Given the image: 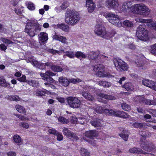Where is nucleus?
Returning a JSON list of instances; mask_svg holds the SVG:
<instances>
[{
	"instance_id": "nucleus-13",
	"label": "nucleus",
	"mask_w": 156,
	"mask_h": 156,
	"mask_svg": "<svg viewBox=\"0 0 156 156\" xmlns=\"http://www.w3.org/2000/svg\"><path fill=\"white\" fill-rule=\"evenodd\" d=\"M87 91L83 90L82 92L83 96L86 99L89 101H93L94 98L93 96L88 93V91L93 92L95 90L94 87L93 86H87L86 87Z\"/></svg>"
},
{
	"instance_id": "nucleus-62",
	"label": "nucleus",
	"mask_w": 156,
	"mask_h": 156,
	"mask_svg": "<svg viewBox=\"0 0 156 156\" xmlns=\"http://www.w3.org/2000/svg\"><path fill=\"white\" fill-rule=\"evenodd\" d=\"M125 47L132 50L136 48L135 46L133 43L125 45Z\"/></svg>"
},
{
	"instance_id": "nucleus-43",
	"label": "nucleus",
	"mask_w": 156,
	"mask_h": 156,
	"mask_svg": "<svg viewBox=\"0 0 156 156\" xmlns=\"http://www.w3.org/2000/svg\"><path fill=\"white\" fill-rule=\"evenodd\" d=\"M154 99L152 100H150L146 99L145 98H144V102L143 103H144L145 105H155L156 103L155 102H154Z\"/></svg>"
},
{
	"instance_id": "nucleus-9",
	"label": "nucleus",
	"mask_w": 156,
	"mask_h": 156,
	"mask_svg": "<svg viewBox=\"0 0 156 156\" xmlns=\"http://www.w3.org/2000/svg\"><path fill=\"white\" fill-rule=\"evenodd\" d=\"M68 103L69 106L73 108H78L81 105L80 100L74 97H69L67 98Z\"/></svg>"
},
{
	"instance_id": "nucleus-28",
	"label": "nucleus",
	"mask_w": 156,
	"mask_h": 156,
	"mask_svg": "<svg viewBox=\"0 0 156 156\" xmlns=\"http://www.w3.org/2000/svg\"><path fill=\"white\" fill-rule=\"evenodd\" d=\"M122 87L126 89L128 91H133L134 90V87L131 83L128 82L124 84L122 86Z\"/></svg>"
},
{
	"instance_id": "nucleus-57",
	"label": "nucleus",
	"mask_w": 156,
	"mask_h": 156,
	"mask_svg": "<svg viewBox=\"0 0 156 156\" xmlns=\"http://www.w3.org/2000/svg\"><path fill=\"white\" fill-rule=\"evenodd\" d=\"M69 80V84L70 83H76L78 82H81V80L79 79H74L73 78H70Z\"/></svg>"
},
{
	"instance_id": "nucleus-2",
	"label": "nucleus",
	"mask_w": 156,
	"mask_h": 156,
	"mask_svg": "<svg viewBox=\"0 0 156 156\" xmlns=\"http://www.w3.org/2000/svg\"><path fill=\"white\" fill-rule=\"evenodd\" d=\"M133 12L146 17L148 16L150 12L149 8L143 3L136 4L132 7Z\"/></svg>"
},
{
	"instance_id": "nucleus-3",
	"label": "nucleus",
	"mask_w": 156,
	"mask_h": 156,
	"mask_svg": "<svg viewBox=\"0 0 156 156\" xmlns=\"http://www.w3.org/2000/svg\"><path fill=\"white\" fill-rule=\"evenodd\" d=\"M140 22L142 24L138 27L136 30V36L138 38L141 40L146 41L148 39V31L145 29L146 23L143 20Z\"/></svg>"
},
{
	"instance_id": "nucleus-27",
	"label": "nucleus",
	"mask_w": 156,
	"mask_h": 156,
	"mask_svg": "<svg viewBox=\"0 0 156 156\" xmlns=\"http://www.w3.org/2000/svg\"><path fill=\"white\" fill-rule=\"evenodd\" d=\"M104 16L106 19H109V20H112V19L115 18L120 20L119 16L111 12L107 13L106 15H105Z\"/></svg>"
},
{
	"instance_id": "nucleus-63",
	"label": "nucleus",
	"mask_w": 156,
	"mask_h": 156,
	"mask_svg": "<svg viewBox=\"0 0 156 156\" xmlns=\"http://www.w3.org/2000/svg\"><path fill=\"white\" fill-rule=\"evenodd\" d=\"M17 80L20 82H27V81H28V80H26V76L24 75H23L22 77L18 78Z\"/></svg>"
},
{
	"instance_id": "nucleus-19",
	"label": "nucleus",
	"mask_w": 156,
	"mask_h": 156,
	"mask_svg": "<svg viewBox=\"0 0 156 156\" xmlns=\"http://www.w3.org/2000/svg\"><path fill=\"white\" fill-rule=\"evenodd\" d=\"M102 122L103 121L101 120L98 119L91 121L90 122L91 125L98 129L102 126Z\"/></svg>"
},
{
	"instance_id": "nucleus-33",
	"label": "nucleus",
	"mask_w": 156,
	"mask_h": 156,
	"mask_svg": "<svg viewBox=\"0 0 156 156\" xmlns=\"http://www.w3.org/2000/svg\"><path fill=\"white\" fill-rule=\"evenodd\" d=\"M129 151L130 153H144V152L142 150L135 147L130 148Z\"/></svg>"
},
{
	"instance_id": "nucleus-24",
	"label": "nucleus",
	"mask_w": 156,
	"mask_h": 156,
	"mask_svg": "<svg viewBox=\"0 0 156 156\" xmlns=\"http://www.w3.org/2000/svg\"><path fill=\"white\" fill-rule=\"evenodd\" d=\"M52 37L53 39L59 41L64 43H66L67 40L65 37L56 34L53 35Z\"/></svg>"
},
{
	"instance_id": "nucleus-15",
	"label": "nucleus",
	"mask_w": 156,
	"mask_h": 156,
	"mask_svg": "<svg viewBox=\"0 0 156 156\" xmlns=\"http://www.w3.org/2000/svg\"><path fill=\"white\" fill-rule=\"evenodd\" d=\"M80 16L79 13L78 12L75 11V10H71L70 9H67L66 10V19L77 20V19L80 18Z\"/></svg>"
},
{
	"instance_id": "nucleus-32",
	"label": "nucleus",
	"mask_w": 156,
	"mask_h": 156,
	"mask_svg": "<svg viewBox=\"0 0 156 156\" xmlns=\"http://www.w3.org/2000/svg\"><path fill=\"white\" fill-rule=\"evenodd\" d=\"M0 86L4 87H7L9 86V84L6 81L3 76L0 77Z\"/></svg>"
},
{
	"instance_id": "nucleus-1",
	"label": "nucleus",
	"mask_w": 156,
	"mask_h": 156,
	"mask_svg": "<svg viewBox=\"0 0 156 156\" xmlns=\"http://www.w3.org/2000/svg\"><path fill=\"white\" fill-rule=\"evenodd\" d=\"M27 22L25 31L30 37H33L37 34V31L41 30L40 26L33 20H27Z\"/></svg>"
},
{
	"instance_id": "nucleus-16",
	"label": "nucleus",
	"mask_w": 156,
	"mask_h": 156,
	"mask_svg": "<svg viewBox=\"0 0 156 156\" xmlns=\"http://www.w3.org/2000/svg\"><path fill=\"white\" fill-rule=\"evenodd\" d=\"M63 132L64 135H65L68 138L72 139L73 140H76L78 139L76 134L69 130L68 128L64 127L63 129Z\"/></svg>"
},
{
	"instance_id": "nucleus-18",
	"label": "nucleus",
	"mask_w": 156,
	"mask_h": 156,
	"mask_svg": "<svg viewBox=\"0 0 156 156\" xmlns=\"http://www.w3.org/2000/svg\"><path fill=\"white\" fill-rule=\"evenodd\" d=\"M93 109L94 111L98 113L102 114L104 113H105V114L107 115H110L108 114L106 112V110H110L108 109H104L103 108L100 106L99 105H95V106L93 107Z\"/></svg>"
},
{
	"instance_id": "nucleus-36",
	"label": "nucleus",
	"mask_w": 156,
	"mask_h": 156,
	"mask_svg": "<svg viewBox=\"0 0 156 156\" xmlns=\"http://www.w3.org/2000/svg\"><path fill=\"white\" fill-rule=\"evenodd\" d=\"M131 3V2H124L123 3L122 8H121L122 11H126L127 9H129L131 6L129 5Z\"/></svg>"
},
{
	"instance_id": "nucleus-8",
	"label": "nucleus",
	"mask_w": 156,
	"mask_h": 156,
	"mask_svg": "<svg viewBox=\"0 0 156 156\" xmlns=\"http://www.w3.org/2000/svg\"><path fill=\"white\" fill-rule=\"evenodd\" d=\"M140 146L142 149L146 151L152 152H156V147L152 143H149L147 140H141Z\"/></svg>"
},
{
	"instance_id": "nucleus-48",
	"label": "nucleus",
	"mask_w": 156,
	"mask_h": 156,
	"mask_svg": "<svg viewBox=\"0 0 156 156\" xmlns=\"http://www.w3.org/2000/svg\"><path fill=\"white\" fill-rule=\"evenodd\" d=\"M27 83L30 85L34 87H35L38 86V83L37 81L35 80H29L27 81Z\"/></svg>"
},
{
	"instance_id": "nucleus-46",
	"label": "nucleus",
	"mask_w": 156,
	"mask_h": 156,
	"mask_svg": "<svg viewBox=\"0 0 156 156\" xmlns=\"http://www.w3.org/2000/svg\"><path fill=\"white\" fill-rule=\"evenodd\" d=\"M14 142L18 145H20L21 142L22 140L20 137L18 135H14L13 137Z\"/></svg>"
},
{
	"instance_id": "nucleus-10",
	"label": "nucleus",
	"mask_w": 156,
	"mask_h": 156,
	"mask_svg": "<svg viewBox=\"0 0 156 156\" xmlns=\"http://www.w3.org/2000/svg\"><path fill=\"white\" fill-rule=\"evenodd\" d=\"M109 22L115 26L119 27L121 26L131 27L133 26V23L129 20H125L122 23L121 20H108Z\"/></svg>"
},
{
	"instance_id": "nucleus-30",
	"label": "nucleus",
	"mask_w": 156,
	"mask_h": 156,
	"mask_svg": "<svg viewBox=\"0 0 156 156\" xmlns=\"http://www.w3.org/2000/svg\"><path fill=\"white\" fill-rule=\"evenodd\" d=\"M76 121L74 122V123H78L84 125L87 122L86 119L83 116L78 117L76 118Z\"/></svg>"
},
{
	"instance_id": "nucleus-21",
	"label": "nucleus",
	"mask_w": 156,
	"mask_h": 156,
	"mask_svg": "<svg viewBox=\"0 0 156 156\" xmlns=\"http://www.w3.org/2000/svg\"><path fill=\"white\" fill-rule=\"evenodd\" d=\"M97 131L95 130L86 131L84 133V135L92 139L97 135Z\"/></svg>"
},
{
	"instance_id": "nucleus-22",
	"label": "nucleus",
	"mask_w": 156,
	"mask_h": 156,
	"mask_svg": "<svg viewBox=\"0 0 156 156\" xmlns=\"http://www.w3.org/2000/svg\"><path fill=\"white\" fill-rule=\"evenodd\" d=\"M58 81L64 87H67L69 85V79L66 77L61 76L59 78Z\"/></svg>"
},
{
	"instance_id": "nucleus-35",
	"label": "nucleus",
	"mask_w": 156,
	"mask_h": 156,
	"mask_svg": "<svg viewBox=\"0 0 156 156\" xmlns=\"http://www.w3.org/2000/svg\"><path fill=\"white\" fill-rule=\"evenodd\" d=\"M5 98L8 100L11 101H19L20 98L17 95H7Z\"/></svg>"
},
{
	"instance_id": "nucleus-17",
	"label": "nucleus",
	"mask_w": 156,
	"mask_h": 156,
	"mask_svg": "<svg viewBox=\"0 0 156 156\" xmlns=\"http://www.w3.org/2000/svg\"><path fill=\"white\" fill-rule=\"evenodd\" d=\"M86 6L89 12L90 13L93 11L95 6L92 0H86Z\"/></svg>"
},
{
	"instance_id": "nucleus-11",
	"label": "nucleus",
	"mask_w": 156,
	"mask_h": 156,
	"mask_svg": "<svg viewBox=\"0 0 156 156\" xmlns=\"http://www.w3.org/2000/svg\"><path fill=\"white\" fill-rule=\"evenodd\" d=\"M105 5L109 9L121 10L118 0H108L106 1Z\"/></svg>"
},
{
	"instance_id": "nucleus-29",
	"label": "nucleus",
	"mask_w": 156,
	"mask_h": 156,
	"mask_svg": "<svg viewBox=\"0 0 156 156\" xmlns=\"http://www.w3.org/2000/svg\"><path fill=\"white\" fill-rule=\"evenodd\" d=\"M99 96L100 98L109 100H114L116 98L114 96L108 95L103 93H100L99 94Z\"/></svg>"
},
{
	"instance_id": "nucleus-20",
	"label": "nucleus",
	"mask_w": 156,
	"mask_h": 156,
	"mask_svg": "<svg viewBox=\"0 0 156 156\" xmlns=\"http://www.w3.org/2000/svg\"><path fill=\"white\" fill-rule=\"evenodd\" d=\"M99 52L96 51H90L88 54L87 55L86 57L87 56L89 59L90 60H96L97 58H98V55Z\"/></svg>"
},
{
	"instance_id": "nucleus-47",
	"label": "nucleus",
	"mask_w": 156,
	"mask_h": 156,
	"mask_svg": "<svg viewBox=\"0 0 156 156\" xmlns=\"http://www.w3.org/2000/svg\"><path fill=\"white\" fill-rule=\"evenodd\" d=\"M144 123H141L137 122H135L134 123H130L131 125L133 127L136 128H141L144 127Z\"/></svg>"
},
{
	"instance_id": "nucleus-44",
	"label": "nucleus",
	"mask_w": 156,
	"mask_h": 156,
	"mask_svg": "<svg viewBox=\"0 0 156 156\" xmlns=\"http://www.w3.org/2000/svg\"><path fill=\"white\" fill-rule=\"evenodd\" d=\"M140 134L144 138L149 137L151 135V134L148 131H140Z\"/></svg>"
},
{
	"instance_id": "nucleus-64",
	"label": "nucleus",
	"mask_w": 156,
	"mask_h": 156,
	"mask_svg": "<svg viewBox=\"0 0 156 156\" xmlns=\"http://www.w3.org/2000/svg\"><path fill=\"white\" fill-rule=\"evenodd\" d=\"M19 125L23 128L27 129L29 127V125L26 122H20L19 123Z\"/></svg>"
},
{
	"instance_id": "nucleus-45",
	"label": "nucleus",
	"mask_w": 156,
	"mask_h": 156,
	"mask_svg": "<svg viewBox=\"0 0 156 156\" xmlns=\"http://www.w3.org/2000/svg\"><path fill=\"white\" fill-rule=\"evenodd\" d=\"M144 97L143 95L139 96L134 98V101L136 102L143 103Z\"/></svg>"
},
{
	"instance_id": "nucleus-52",
	"label": "nucleus",
	"mask_w": 156,
	"mask_h": 156,
	"mask_svg": "<svg viewBox=\"0 0 156 156\" xmlns=\"http://www.w3.org/2000/svg\"><path fill=\"white\" fill-rule=\"evenodd\" d=\"M122 109L125 111H128L131 109L130 106L126 103L123 102L121 104Z\"/></svg>"
},
{
	"instance_id": "nucleus-38",
	"label": "nucleus",
	"mask_w": 156,
	"mask_h": 156,
	"mask_svg": "<svg viewBox=\"0 0 156 156\" xmlns=\"http://www.w3.org/2000/svg\"><path fill=\"white\" fill-rule=\"evenodd\" d=\"M58 121L63 124H67L68 123L69 121L68 119H66L63 116L56 117Z\"/></svg>"
},
{
	"instance_id": "nucleus-54",
	"label": "nucleus",
	"mask_w": 156,
	"mask_h": 156,
	"mask_svg": "<svg viewBox=\"0 0 156 156\" xmlns=\"http://www.w3.org/2000/svg\"><path fill=\"white\" fill-rule=\"evenodd\" d=\"M147 111L152 115L154 117H156V109L151 108L147 109Z\"/></svg>"
},
{
	"instance_id": "nucleus-5",
	"label": "nucleus",
	"mask_w": 156,
	"mask_h": 156,
	"mask_svg": "<svg viewBox=\"0 0 156 156\" xmlns=\"http://www.w3.org/2000/svg\"><path fill=\"white\" fill-rule=\"evenodd\" d=\"M113 62L116 69L119 71H126L129 68V66L127 63L119 58L114 59Z\"/></svg>"
},
{
	"instance_id": "nucleus-12",
	"label": "nucleus",
	"mask_w": 156,
	"mask_h": 156,
	"mask_svg": "<svg viewBox=\"0 0 156 156\" xmlns=\"http://www.w3.org/2000/svg\"><path fill=\"white\" fill-rule=\"evenodd\" d=\"M27 63H31L34 66L42 70L46 69V67L45 66L44 63L38 62L33 57H28L27 60Z\"/></svg>"
},
{
	"instance_id": "nucleus-58",
	"label": "nucleus",
	"mask_w": 156,
	"mask_h": 156,
	"mask_svg": "<svg viewBox=\"0 0 156 156\" xmlns=\"http://www.w3.org/2000/svg\"><path fill=\"white\" fill-rule=\"evenodd\" d=\"M66 22L70 25H74L78 23L79 20H66Z\"/></svg>"
},
{
	"instance_id": "nucleus-61",
	"label": "nucleus",
	"mask_w": 156,
	"mask_h": 156,
	"mask_svg": "<svg viewBox=\"0 0 156 156\" xmlns=\"http://www.w3.org/2000/svg\"><path fill=\"white\" fill-rule=\"evenodd\" d=\"M119 135L124 140L126 141L127 140L129 136L127 134L120 133L119 134Z\"/></svg>"
},
{
	"instance_id": "nucleus-40",
	"label": "nucleus",
	"mask_w": 156,
	"mask_h": 156,
	"mask_svg": "<svg viewBox=\"0 0 156 156\" xmlns=\"http://www.w3.org/2000/svg\"><path fill=\"white\" fill-rule=\"evenodd\" d=\"M80 153L82 156H90V153L86 149L81 148L80 150Z\"/></svg>"
},
{
	"instance_id": "nucleus-55",
	"label": "nucleus",
	"mask_w": 156,
	"mask_h": 156,
	"mask_svg": "<svg viewBox=\"0 0 156 156\" xmlns=\"http://www.w3.org/2000/svg\"><path fill=\"white\" fill-rule=\"evenodd\" d=\"M151 53L154 55H156V43L151 46Z\"/></svg>"
},
{
	"instance_id": "nucleus-42",
	"label": "nucleus",
	"mask_w": 156,
	"mask_h": 156,
	"mask_svg": "<svg viewBox=\"0 0 156 156\" xmlns=\"http://www.w3.org/2000/svg\"><path fill=\"white\" fill-rule=\"evenodd\" d=\"M47 51L52 54L55 55L56 54H58L59 55L62 54V52H64V50L63 49H61L60 51H58L55 50L53 49H48L47 50Z\"/></svg>"
},
{
	"instance_id": "nucleus-14",
	"label": "nucleus",
	"mask_w": 156,
	"mask_h": 156,
	"mask_svg": "<svg viewBox=\"0 0 156 156\" xmlns=\"http://www.w3.org/2000/svg\"><path fill=\"white\" fill-rule=\"evenodd\" d=\"M40 75L43 80L50 83L54 82V80L51 77L55 75V74L53 72L47 71L44 73H41Z\"/></svg>"
},
{
	"instance_id": "nucleus-37",
	"label": "nucleus",
	"mask_w": 156,
	"mask_h": 156,
	"mask_svg": "<svg viewBox=\"0 0 156 156\" xmlns=\"http://www.w3.org/2000/svg\"><path fill=\"white\" fill-rule=\"evenodd\" d=\"M98 84L100 86L105 87H109L111 85V83L106 81H100L98 83Z\"/></svg>"
},
{
	"instance_id": "nucleus-50",
	"label": "nucleus",
	"mask_w": 156,
	"mask_h": 156,
	"mask_svg": "<svg viewBox=\"0 0 156 156\" xmlns=\"http://www.w3.org/2000/svg\"><path fill=\"white\" fill-rule=\"evenodd\" d=\"M51 69L55 72H60L63 70V69L60 66L53 65L51 68Z\"/></svg>"
},
{
	"instance_id": "nucleus-26",
	"label": "nucleus",
	"mask_w": 156,
	"mask_h": 156,
	"mask_svg": "<svg viewBox=\"0 0 156 156\" xmlns=\"http://www.w3.org/2000/svg\"><path fill=\"white\" fill-rule=\"evenodd\" d=\"M154 82L151 80L147 79H144L142 80V84L144 86L152 89Z\"/></svg>"
},
{
	"instance_id": "nucleus-60",
	"label": "nucleus",
	"mask_w": 156,
	"mask_h": 156,
	"mask_svg": "<svg viewBox=\"0 0 156 156\" xmlns=\"http://www.w3.org/2000/svg\"><path fill=\"white\" fill-rule=\"evenodd\" d=\"M27 7L30 10H34L35 8L34 4L31 2H28Z\"/></svg>"
},
{
	"instance_id": "nucleus-53",
	"label": "nucleus",
	"mask_w": 156,
	"mask_h": 156,
	"mask_svg": "<svg viewBox=\"0 0 156 156\" xmlns=\"http://www.w3.org/2000/svg\"><path fill=\"white\" fill-rule=\"evenodd\" d=\"M66 53V55L70 58H73L75 56V52L74 51H68Z\"/></svg>"
},
{
	"instance_id": "nucleus-34",
	"label": "nucleus",
	"mask_w": 156,
	"mask_h": 156,
	"mask_svg": "<svg viewBox=\"0 0 156 156\" xmlns=\"http://www.w3.org/2000/svg\"><path fill=\"white\" fill-rule=\"evenodd\" d=\"M116 32L115 31H112L109 32L106 31L103 38L108 39L114 36Z\"/></svg>"
},
{
	"instance_id": "nucleus-41",
	"label": "nucleus",
	"mask_w": 156,
	"mask_h": 156,
	"mask_svg": "<svg viewBox=\"0 0 156 156\" xmlns=\"http://www.w3.org/2000/svg\"><path fill=\"white\" fill-rule=\"evenodd\" d=\"M49 93V91L48 90H47L45 89H43V90H37L36 94L37 96H42L44 95L45 94H48Z\"/></svg>"
},
{
	"instance_id": "nucleus-6",
	"label": "nucleus",
	"mask_w": 156,
	"mask_h": 156,
	"mask_svg": "<svg viewBox=\"0 0 156 156\" xmlns=\"http://www.w3.org/2000/svg\"><path fill=\"white\" fill-rule=\"evenodd\" d=\"M94 31L98 35L103 37L106 31V29L103 23L100 22V20H98L97 21V24L95 27Z\"/></svg>"
},
{
	"instance_id": "nucleus-4",
	"label": "nucleus",
	"mask_w": 156,
	"mask_h": 156,
	"mask_svg": "<svg viewBox=\"0 0 156 156\" xmlns=\"http://www.w3.org/2000/svg\"><path fill=\"white\" fill-rule=\"evenodd\" d=\"M94 70L96 73V75L101 77L112 78L113 76L110 73L105 72L104 66L101 64H98L95 65L93 68Z\"/></svg>"
},
{
	"instance_id": "nucleus-51",
	"label": "nucleus",
	"mask_w": 156,
	"mask_h": 156,
	"mask_svg": "<svg viewBox=\"0 0 156 156\" xmlns=\"http://www.w3.org/2000/svg\"><path fill=\"white\" fill-rule=\"evenodd\" d=\"M138 58L137 57L135 56V60H133V61L135 63L137 67H141L143 66V64L141 62L138 61Z\"/></svg>"
},
{
	"instance_id": "nucleus-31",
	"label": "nucleus",
	"mask_w": 156,
	"mask_h": 156,
	"mask_svg": "<svg viewBox=\"0 0 156 156\" xmlns=\"http://www.w3.org/2000/svg\"><path fill=\"white\" fill-rule=\"evenodd\" d=\"M55 26H57L58 28L61 29L65 31L68 32L69 30V27L68 26L63 23L58 24L56 26L55 25Z\"/></svg>"
},
{
	"instance_id": "nucleus-56",
	"label": "nucleus",
	"mask_w": 156,
	"mask_h": 156,
	"mask_svg": "<svg viewBox=\"0 0 156 156\" xmlns=\"http://www.w3.org/2000/svg\"><path fill=\"white\" fill-rule=\"evenodd\" d=\"M0 40L6 44H9L13 43L12 41L10 40L4 38H1Z\"/></svg>"
},
{
	"instance_id": "nucleus-49",
	"label": "nucleus",
	"mask_w": 156,
	"mask_h": 156,
	"mask_svg": "<svg viewBox=\"0 0 156 156\" xmlns=\"http://www.w3.org/2000/svg\"><path fill=\"white\" fill-rule=\"evenodd\" d=\"M75 56L80 59L83 58H85L86 57V56L83 53L80 51L75 52Z\"/></svg>"
},
{
	"instance_id": "nucleus-59",
	"label": "nucleus",
	"mask_w": 156,
	"mask_h": 156,
	"mask_svg": "<svg viewBox=\"0 0 156 156\" xmlns=\"http://www.w3.org/2000/svg\"><path fill=\"white\" fill-rule=\"evenodd\" d=\"M15 115L21 120H29V119L25 116L20 114H16Z\"/></svg>"
},
{
	"instance_id": "nucleus-39",
	"label": "nucleus",
	"mask_w": 156,
	"mask_h": 156,
	"mask_svg": "<svg viewBox=\"0 0 156 156\" xmlns=\"http://www.w3.org/2000/svg\"><path fill=\"white\" fill-rule=\"evenodd\" d=\"M15 108L16 110L21 113L24 114L26 112L25 108L21 105H16Z\"/></svg>"
},
{
	"instance_id": "nucleus-23",
	"label": "nucleus",
	"mask_w": 156,
	"mask_h": 156,
	"mask_svg": "<svg viewBox=\"0 0 156 156\" xmlns=\"http://www.w3.org/2000/svg\"><path fill=\"white\" fill-rule=\"evenodd\" d=\"M147 25V26L149 28H152L156 30V22L153 20H143Z\"/></svg>"
},
{
	"instance_id": "nucleus-7",
	"label": "nucleus",
	"mask_w": 156,
	"mask_h": 156,
	"mask_svg": "<svg viewBox=\"0 0 156 156\" xmlns=\"http://www.w3.org/2000/svg\"><path fill=\"white\" fill-rule=\"evenodd\" d=\"M106 112L108 114L110 115L118 117L123 119L129 118V115L126 112L117 110H106Z\"/></svg>"
},
{
	"instance_id": "nucleus-25",
	"label": "nucleus",
	"mask_w": 156,
	"mask_h": 156,
	"mask_svg": "<svg viewBox=\"0 0 156 156\" xmlns=\"http://www.w3.org/2000/svg\"><path fill=\"white\" fill-rule=\"evenodd\" d=\"M39 36V41L41 42H45L48 40V34L45 33L44 32H41Z\"/></svg>"
}]
</instances>
